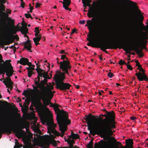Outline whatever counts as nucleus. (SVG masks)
Returning a JSON list of instances; mask_svg holds the SVG:
<instances>
[{"label": "nucleus", "instance_id": "nucleus-1", "mask_svg": "<svg viewBox=\"0 0 148 148\" xmlns=\"http://www.w3.org/2000/svg\"><path fill=\"white\" fill-rule=\"evenodd\" d=\"M34 104L38 111L42 115L41 122L43 124L46 123V125L48 126V133L49 134L50 138L53 139L56 136H60L63 137L65 132L67 130V125L71 123L67 113L63 110H60L58 105L57 104L54 105V109L56 114L57 121L62 134L60 135V133L55 129L56 125L54 123L53 119L47 114L45 113L44 106L41 102L34 101Z\"/></svg>", "mask_w": 148, "mask_h": 148}, {"label": "nucleus", "instance_id": "nucleus-2", "mask_svg": "<svg viewBox=\"0 0 148 148\" xmlns=\"http://www.w3.org/2000/svg\"><path fill=\"white\" fill-rule=\"evenodd\" d=\"M103 116L106 118L102 120L101 124L100 125L101 127L100 131L104 137L103 140L107 141L101 140L100 142L103 147H106L110 144L111 140L109 136L112 135L111 129L115 128L116 122L115 121L114 112L113 111L107 112L106 114H104Z\"/></svg>", "mask_w": 148, "mask_h": 148}, {"label": "nucleus", "instance_id": "nucleus-3", "mask_svg": "<svg viewBox=\"0 0 148 148\" xmlns=\"http://www.w3.org/2000/svg\"><path fill=\"white\" fill-rule=\"evenodd\" d=\"M143 16L141 15L139 16L138 19L133 17V18H130L128 21V27L131 31L134 32H136L140 25L142 26V30L145 31H141L142 36L138 35L135 38H137L138 36L141 37V40H143L142 38H148V37L147 36L148 33V24L144 26L143 23Z\"/></svg>", "mask_w": 148, "mask_h": 148}, {"label": "nucleus", "instance_id": "nucleus-4", "mask_svg": "<svg viewBox=\"0 0 148 148\" xmlns=\"http://www.w3.org/2000/svg\"><path fill=\"white\" fill-rule=\"evenodd\" d=\"M6 0H0V32L4 33L7 30L10 23L9 20L11 19L8 17V14H10L11 11L10 9H7V13L5 12V3Z\"/></svg>", "mask_w": 148, "mask_h": 148}, {"label": "nucleus", "instance_id": "nucleus-5", "mask_svg": "<svg viewBox=\"0 0 148 148\" xmlns=\"http://www.w3.org/2000/svg\"><path fill=\"white\" fill-rule=\"evenodd\" d=\"M134 43L132 45H127L125 42L122 41H120L122 42L124 45L126 46L127 48V50L130 51V53H128L125 51L127 53L132 54L133 55H134L135 53L134 52L131 53L130 51L133 50L135 51L136 53L138 54L139 57L141 58L143 56V54L142 53V51L144 49H146V46L147 45V40L145 41L143 40H141V37L140 36H138L137 38L133 39Z\"/></svg>", "mask_w": 148, "mask_h": 148}, {"label": "nucleus", "instance_id": "nucleus-6", "mask_svg": "<svg viewBox=\"0 0 148 148\" xmlns=\"http://www.w3.org/2000/svg\"><path fill=\"white\" fill-rule=\"evenodd\" d=\"M94 19V18H92L91 20H87L86 21V23L85 25L86 26L88 27V28L89 31V33L87 35V40L90 42H88L87 45L92 47L98 48V44L100 42H94L93 30L95 28L101 27L102 26H103V25H101L102 24L99 25V26L98 25H92L93 22L92 21Z\"/></svg>", "mask_w": 148, "mask_h": 148}, {"label": "nucleus", "instance_id": "nucleus-7", "mask_svg": "<svg viewBox=\"0 0 148 148\" xmlns=\"http://www.w3.org/2000/svg\"><path fill=\"white\" fill-rule=\"evenodd\" d=\"M60 68L62 70V73L60 72V74H57L55 75L54 78L56 85L60 82H63L65 78V75L67 74L69 75V71H70L72 66L69 62L68 61L64 60L60 62Z\"/></svg>", "mask_w": 148, "mask_h": 148}, {"label": "nucleus", "instance_id": "nucleus-8", "mask_svg": "<svg viewBox=\"0 0 148 148\" xmlns=\"http://www.w3.org/2000/svg\"><path fill=\"white\" fill-rule=\"evenodd\" d=\"M98 48H100L101 49L106 53H108V52L106 50L107 49H116L117 48L122 49L128 53H130L127 50V48L124 45L123 43L120 41H117L114 43L101 42L98 44Z\"/></svg>", "mask_w": 148, "mask_h": 148}, {"label": "nucleus", "instance_id": "nucleus-9", "mask_svg": "<svg viewBox=\"0 0 148 148\" xmlns=\"http://www.w3.org/2000/svg\"><path fill=\"white\" fill-rule=\"evenodd\" d=\"M10 60H7L5 62L3 60L1 55L0 54V73L5 74V72L6 75L8 77L12 76L14 71L13 68L10 62Z\"/></svg>", "mask_w": 148, "mask_h": 148}, {"label": "nucleus", "instance_id": "nucleus-10", "mask_svg": "<svg viewBox=\"0 0 148 148\" xmlns=\"http://www.w3.org/2000/svg\"><path fill=\"white\" fill-rule=\"evenodd\" d=\"M86 117L85 120L86 121L88 125V129L90 131V133L93 136H94L96 134V132L99 131L102 135L100 132V130L101 127L98 123H93L91 121L92 118L95 116L91 114H90L88 116L86 115Z\"/></svg>", "mask_w": 148, "mask_h": 148}, {"label": "nucleus", "instance_id": "nucleus-11", "mask_svg": "<svg viewBox=\"0 0 148 148\" xmlns=\"http://www.w3.org/2000/svg\"><path fill=\"white\" fill-rule=\"evenodd\" d=\"M18 127L17 126L14 125H11L9 126L5 127L3 126H0V136L1 137L2 134L5 132L8 134H11L12 131L15 132L16 136L18 138H20L23 136V134L21 133L23 130H21L18 131Z\"/></svg>", "mask_w": 148, "mask_h": 148}, {"label": "nucleus", "instance_id": "nucleus-12", "mask_svg": "<svg viewBox=\"0 0 148 148\" xmlns=\"http://www.w3.org/2000/svg\"><path fill=\"white\" fill-rule=\"evenodd\" d=\"M53 87L52 86H50L49 87L47 88V90L45 93L41 94L40 97L42 99L44 104L45 106L49 105V102L52 98L53 94L51 90L53 89Z\"/></svg>", "mask_w": 148, "mask_h": 148}, {"label": "nucleus", "instance_id": "nucleus-13", "mask_svg": "<svg viewBox=\"0 0 148 148\" xmlns=\"http://www.w3.org/2000/svg\"><path fill=\"white\" fill-rule=\"evenodd\" d=\"M45 84L43 80H41L40 83L35 81V84L36 86L32 85L33 90L36 92L39 93L40 96L41 94L45 93L47 90V88L45 86Z\"/></svg>", "mask_w": 148, "mask_h": 148}, {"label": "nucleus", "instance_id": "nucleus-14", "mask_svg": "<svg viewBox=\"0 0 148 148\" xmlns=\"http://www.w3.org/2000/svg\"><path fill=\"white\" fill-rule=\"evenodd\" d=\"M23 27H21V29L17 25L15 26L13 24V26L12 27L11 32L14 34H16L17 32L20 31L22 34H24L27 32L28 29L27 27V24L25 22H23L22 23Z\"/></svg>", "mask_w": 148, "mask_h": 148}, {"label": "nucleus", "instance_id": "nucleus-15", "mask_svg": "<svg viewBox=\"0 0 148 148\" xmlns=\"http://www.w3.org/2000/svg\"><path fill=\"white\" fill-rule=\"evenodd\" d=\"M92 6V5L90 3V5L88 6L89 7V9L88 10L87 15L89 18L92 17L94 18L93 17L99 14V12L98 9L96 7L91 8ZM94 18L95 19L92 21L93 22L92 25H97L95 23L94 21L96 20V19Z\"/></svg>", "mask_w": 148, "mask_h": 148}, {"label": "nucleus", "instance_id": "nucleus-16", "mask_svg": "<svg viewBox=\"0 0 148 148\" xmlns=\"http://www.w3.org/2000/svg\"><path fill=\"white\" fill-rule=\"evenodd\" d=\"M139 71L142 72L141 73L140 72L135 74V75L137 77V79L139 81H143V80L147 82L148 81V78L147 75L145 73V71L143 68L140 69Z\"/></svg>", "mask_w": 148, "mask_h": 148}, {"label": "nucleus", "instance_id": "nucleus-17", "mask_svg": "<svg viewBox=\"0 0 148 148\" xmlns=\"http://www.w3.org/2000/svg\"><path fill=\"white\" fill-rule=\"evenodd\" d=\"M71 86V85L69 84L64 83L63 82H62L56 85V87L57 89L63 90L69 89Z\"/></svg>", "mask_w": 148, "mask_h": 148}, {"label": "nucleus", "instance_id": "nucleus-18", "mask_svg": "<svg viewBox=\"0 0 148 148\" xmlns=\"http://www.w3.org/2000/svg\"><path fill=\"white\" fill-rule=\"evenodd\" d=\"M114 3H111L110 4L108 5L105 8L104 12L105 14H110L112 13L114 10Z\"/></svg>", "mask_w": 148, "mask_h": 148}, {"label": "nucleus", "instance_id": "nucleus-19", "mask_svg": "<svg viewBox=\"0 0 148 148\" xmlns=\"http://www.w3.org/2000/svg\"><path fill=\"white\" fill-rule=\"evenodd\" d=\"M28 33V32H26V33L23 34H24V36L26 37L28 39V40L26 41L24 43V48L26 49L28 51L30 52H32V51L31 50V48L32 47V46L31 43V41L29 40V38L28 36L26 35V34Z\"/></svg>", "mask_w": 148, "mask_h": 148}, {"label": "nucleus", "instance_id": "nucleus-20", "mask_svg": "<svg viewBox=\"0 0 148 148\" xmlns=\"http://www.w3.org/2000/svg\"><path fill=\"white\" fill-rule=\"evenodd\" d=\"M2 98L1 95H0V99ZM9 104L5 101H0V113L3 114L7 106H8Z\"/></svg>", "mask_w": 148, "mask_h": 148}, {"label": "nucleus", "instance_id": "nucleus-21", "mask_svg": "<svg viewBox=\"0 0 148 148\" xmlns=\"http://www.w3.org/2000/svg\"><path fill=\"white\" fill-rule=\"evenodd\" d=\"M3 82L6 86L7 88L8 87L10 88V90H12L13 87V83L12 82L10 78L7 77L6 79H4Z\"/></svg>", "mask_w": 148, "mask_h": 148}, {"label": "nucleus", "instance_id": "nucleus-22", "mask_svg": "<svg viewBox=\"0 0 148 148\" xmlns=\"http://www.w3.org/2000/svg\"><path fill=\"white\" fill-rule=\"evenodd\" d=\"M12 28L10 31V41L9 42H6L5 45H9L12 42H13L14 39H16L17 40H18L19 39V37L18 35H14L13 34H13L11 32Z\"/></svg>", "mask_w": 148, "mask_h": 148}, {"label": "nucleus", "instance_id": "nucleus-23", "mask_svg": "<svg viewBox=\"0 0 148 148\" xmlns=\"http://www.w3.org/2000/svg\"><path fill=\"white\" fill-rule=\"evenodd\" d=\"M31 66L32 67H29L26 68V69L28 71V76L29 77H31L32 74L34 73L33 71L35 70V66L34 65L32 64V66Z\"/></svg>", "mask_w": 148, "mask_h": 148}, {"label": "nucleus", "instance_id": "nucleus-24", "mask_svg": "<svg viewBox=\"0 0 148 148\" xmlns=\"http://www.w3.org/2000/svg\"><path fill=\"white\" fill-rule=\"evenodd\" d=\"M28 62H29L28 59L25 58H22L20 59L19 63L21 64L25 65H27Z\"/></svg>", "mask_w": 148, "mask_h": 148}, {"label": "nucleus", "instance_id": "nucleus-25", "mask_svg": "<svg viewBox=\"0 0 148 148\" xmlns=\"http://www.w3.org/2000/svg\"><path fill=\"white\" fill-rule=\"evenodd\" d=\"M41 39V37L40 36V37H37L34 38L33 40L34 42L36 45L37 46L38 44H40L38 42Z\"/></svg>", "mask_w": 148, "mask_h": 148}, {"label": "nucleus", "instance_id": "nucleus-26", "mask_svg": "<svg viewBox=\"0 0 148 148\" xmlns=\"http://www.w3.org/2000/svg\"><path fill=\"white\" fill-rule=\"evenodd\" d=\"M69 136L73 139H77L79 138V136L77 134H74L72 132L71 135Z\"/></svg>", "mask_w": 148, "mask_h": 148}, {"label": "nucleus", "instance_id": "nucleus-27", "mask_svg": "<svg viewBox=\"0 0 148 148\" xmlns=\"http://www.w3.org/2000/svg\"><path fill=\"white\" fill-rule=\"evenodd\" d=\"M100 39H102L103 38H108V39H112V40H115V39H117L116 38H115V36H103V35H102V36H100Z\"/></svg>", "mask_w": 148, "mask_h": 148}, {"label": "nucleus", "instance_id": "nucleus-28", "mask_svg": "<svg viewBox=\"0 0 148 148\" xmlns=\"http://www.w3.org/2000/svg\"><path fill=\"white\" fill-rule=\"evenodd\" d=\"M36 70L38 74V75L40 77H42L44 70L41 69H36Z\"/></svg>", "mask_w": 148, "mask_h": 148}, {"label": "nucleus", "instance_id": "nucleus-29", "mask_svg": "<svg viewBox=\"0 0 148 148\" xmlns=\"http://www.w3.org/2000/svg\"><path fill=\"white\" fill-rule=\"evenodd\" d=\"M15 140L16 141L15 142V145L14 146V148H20L22 147L23 146L22 145L20 144L16 139H15Z\"/></svg>", "mask_w": 148, "mask_h": 148}, {"label": "nucleus", "instance_id": "nucleus-30", "mask_svg": "<svg viewBox=\"0 0 148 148\" xmlns=\"http://www.w3.org/2000/svg\"><path fill=\"white\" fill-rule=\"evenodd\" d=\"M67 1H65V2H63V7L66 10H68L70 11L71 10V9H70L68 8V7L69 5H68L67 3Z\"/></svg>", "mask_w": 148, "mask_h": 148}, {"label": "nucleus", "instance_id": "nucleus-31", "mask_svg": "<svg viewBox=\"0 0 148 148\" xmlns=\"http://www.w3.org/2000/svg\"><path fill=\"white\" fill-rule=\"evenodd\" d=\"M43 74L42 76L44 78H47L48 79H50V78L48 75V72H46L45 71H44Z\"/></svg>", "mask_w": 148, "mask_h": 148}, {"label": "nucleus", "instance_id": "nucleus-32", "mask_svg": "<svg viewBox=\"0 0 148 148\" xmlns=\"http://www.w3.org/2000/svg\"><path fill=\"white\" fill-rule=\"evenodd\" d=\"M93 143V140H91L87 145L88 148H93L92 147Z\"/></svg>", "mask_w": 148, "mask_h": 148}, {"label": "nucleus", "instance_id": "nucleus-33", "mask_svg": "<svg viewBox=\"0 0 148 148\" xmlns=\"http://www.w3.org/2000/svg\"><path fill=\"white\" fill-rule=\"evenodd\" d=\"M120 1H122V2H125V1H127V3L129 2L130 3H133V5H136V3L135 2L133 3L132 1H130L129 0H120Z\"/></svg>", "mask_w": 148, "mask_h": 148}, {"label": "nucleus", "instance_id": "nucleus-34", "mask_svg": "<svg viewBox=\"0 0 148 148\" xmlns=\"http://www.w3.org/2000/svg\"><path fill=\"white\" fill-rule=\"evenodd\" d=\"M118 63L121 65H122L123 64L126 65L127 64L124 61H123L122 60H121Z\"/></svg>", "mask_w": 148, "mask_h": 148}, {"label": "nucleus", "instance_id": "nucleus-35", "mask_svg": "<svg viewBox=\"0 0 148 148\" xmlns=\"http://www.w3.org/2000/svg\"><path fill=\"white\" fill-rule=\"evenodd\" d=\"M40 77L38 75V76L37 78H35V80H34L35 81H36L37 82H38V83L40 82Z\"/></svg>", "mask_w": 148, "mask_h": 148}, {"label": "nucleus", "instance_id": "nucleus-36", "mask_svg": "<svg viewBox=\"0 0 148 148\" xmlns=\"http://www.w3.org/2000/svg\"><path fill=\"white\" fill-rule=\"evenodd\" d=\"M65 58H66V61H69V62H70L68 60V58H67L66 57V56L65 55H62L61 56V59H62L63 60ZM64 60H63V61ZM69 62L70 63V62Z\"/></svg>", "mask_w": 148, "mask_h": 148}, {"label": "nucleus", "instance_id": "nucleus-37", "mask_svg": "<svg viewBox=\"0 0 148 148\" xmlns=\"http://www.w3.org/2000/svg\"><path fill=\"white\" fill-rule=\"evenodd\" d=\"M20 1L21 2V6L23 8H24L25 5V2L23 1V0H20Z\"/></svg>", "mask_w": 148, "mask_h": 148}, {"label": "nucleus", "instance_id": "nucleus-38", "mask_svg": "<svg viewBox=\"0 0 148 148\" xmlns=\"http://www.w3.org/2000/svg\"><path fill=\"white\" fill-rule=\"evenodd\" d=\"M108 75L110 78H112L114 76V75L111 72H110L108 73Z\"/></svg>", "mask_w": 148, "mask_h": 148}, {"label": "nucleus", "instance_id": "nucleus-39", "mask_svg": "<svg viewBox=\"0 0 148 148\" xmlns=\"http://www.w3.org/2000/svg\"><path fill=\"white\" fill-rule=\"evenodd\" d=\"M128 143L130 145V146L131 147V148H132L133 147L132 146V145L133 144L132 140H130L128 141Z\"/></svg>", "mask_w": 148, "mask_h": 148}, {"label": "nucleus", "instance_id": "nucleus-40", "mask_svg": "<svg viewBox=\"0 0 148 148\" xmlns=\"http://www.w3.org/2000/svg\"><path fill=\"white\" fill-rule=\"evenodd\" d=\"M126 65L127 66V68L129 69L130 70H132L133 68L131 65L127 64V63L126 64Z\"/></svg>", "mask_w": 148, "mask_h": 148}, {"label": "nucleus", "instance_id": "nucleus-41", "mask_svg": "<svg viewBox=\"0 0 148 148\" xmlns=\"http://www.w3.org/2000/svg\"><path fill=\"white\" fill-rule=\"evenodd\" d=\"M71 0H63V2H65V1H67V4L68 5H69L71 4Z\"/></svg>", "mask_w": 148, "mask_h": 148}, {"label": "nucleus", "instance_id": "nucleus-42", "mask_svg": "<svg viewBox=\"0 0 148 148\" xmlns=\"http://www.w3.org/2000/svg\"><path fill=\"white\" fill-rule=\"evenodd\" d=\"M42 4L40 3H36V4L35 7L36 8H37L39 7Z\"/></svg>", "mask_w": 148, "mask_h": 148}, {"label": "nucleus", "instance_id": "nucleus-43", "mask_svg": "<svg viewBox=\"0 0 148 148\" xmlns=\"http://www.w3.org/2000/svg\"><path fill=\"white\" fill-rule=\"evenodd\" d=\"M35 34V36L36 37L41 36V35L40 34L39 35V34L40 33L39 32H36Z\"/></svg>", "mask_w": 148, "mask_h": 148}, {"label": "nucleus", "instance_id": "nucleus-44", "mask_svg": "<svg viewBox=\"0 0 148 148\" xmlns=\"http://www.w3.org/2000/svg\"><path fill=\"white\" fill-rule=\"evenodd\" d=\"M25 15L27 18H29L31 17V14H30L26 13L25 14Z\"/></svg>", "mask_w": 148, "mask_h": 148}, {"label": "nucleus", "instance_id": "nucleus-45", "mask_svg": "<svg viewBox=\"0 0 148 148\" xmlns=\"http://www.w3.org/2000/svg\"><path fill=\"white\" fill-rule=\"evenodd\" d=\"M85 20H81L79 21V23L80 24H85Z\"/></svg>", "mask_w": 148, "mask_h": 148}, {"label": "nucleus", "instance_id": "nucleus-46", "mask_svg": "<svg viewBox=\"0 0 148 148\" xmlns=\"http://www.w3.org/2000/svg\"><path fill=\"white\" fill-rule=\"evenodd\" d=\"M29 99H26L25 100V102L28 104L29 105Z\"/></svg>", "mask_w": 148, "mask_h": 148}, {"label": "nucleus", "instance_id": "nucleus-47", "mask_svg": "<svg viewBox=\"0 0 148 148\" xmlns=\"http://www.w3.org/2000/svg\"><path fill=\"white\" fill-rule=\"evenodd\" d=\"M82 3L84 5V3L86 4L88 3L87 0H82Z\"/></svg>", "mask_w": 148, "mask_h": 148}, {"label": "nucleus", "instance_id": "nucleus-48", "mask_svg": "<svg viewBox=\"0 0 148 148\" xmlns=\"http://www.w3.org/2000/svg\"><path fill=\"white\" fill-rule=\"evenodd\" d=\"M43 143L45 145H48L49 144L47 140L44 141Z\"/></svg>", "mask_w": 148, "mask_h": 148}, {"label": "nucleus", "instance_id": "nucleus-49", "mask_svg": "<svg viewBox=\"0 0 148 148\" xmlns=\"http://www.w3.org/2000/svg\"><path fill=\"white\" fill-rule=\"evenodd\" d=\"M49 104H50V106L51 107H54V104L53 103H51V100H50V102H49Z\"/></svg>", "mask_w": 148, "mask_h": 148}, {"label": "nucleus", "instance_id": "nucleus-50", "mask_svg": "<svg viewBox=\"0 0 148 148\" xmlns=\"http://www.w3.org/2000/svg\"><path fill=\"white\" fill-rule=\"evenodd\" d=\"M16 44V43L14 44V45L11 46L9 47L10 49H13V48H14L15 49V50L16 49V47H14V45Z\"/></svg>", "mask_w": 148, "mask_h": 148}, {"label": "nucleus", "instance_id": "nucleus-51", "mask_svg": "<svg viewBox=\"0 0 148 148\" xmlns=\"http://www.w3.org/2000/svg\"><path fill=\"white\" fill-rule=\"evenodd\" d=\"M135 62L136 63V66H138L140 65L139 62H138V61L136 60L135 61Z\"/></svg>", "mask_w": 148, "mask_h": 148}, {"label": "nucleus", "instance_id": "nucleus-52", "mask_svg": "<svg viewBox=\"0 0 148 148\" xmlns=\"http://www.w3.org/2000/svg\"><path fill=\"white\" fill-rule=\"evenodd\" d=\"M29 6L30 10H33L34 9L33 7L31 6V4L30 3H29Z\"/></svg>", "mask_w": 148, "mask_h": 148}, {"label": "nucleus", "instance_id": "nucleus-53", "mask_svg": "<svg viewBox=\"0 0 148 148\" xmlns=\"http://www.w3.org/2000/svg\"><path fill=\"white\" fill-rule=\"evenodd\" d=\"M76 30V29H73L72 32L71 34V35L72 34H73L75 32Z\"/></svg>", "mask_w": 148, "mask_h": 148}, {"label": "nucleus", "instance_id": "nucleus-54", "mask_svg": "<svg viewBox=\"0 0 148 148\" xmlns=\"http://www.w3.org/2000/svg\"><path fill=\"white\" fill-rule=\"evenodd\" d=\"M35 62L36 63V66H37V68L36 69H40L39 67L40 66V65H38V63H36V61H35Z\"/></svg>", "mask_w": 148, "mask_h": 148}, {"label": "nucleus", "instance_id": "nucleus-55", "mask_svg": "<svg viewBox=\"0 0 148 148\" xmlns=\"http://www.w3.org/2000/svg\"><path fill=\"white\" fill-rule=\"evenodd\" d=\"M130 119L134 121L136 119V117L134 116H132L131 117Z\"/></svg>", "mask_w": 148, "mask_h": 148}, {"label": "nucleus", "instance_id": "nucleus-56", "mask_svg": "<svg viewBox=\"0 0 148 148\" xmlns=\"http://www.w3.org/2000/svg\"><path fill=\"white\" fill-rule=\"evenodd\" d=\"M27 65H28L30 67L31 66H32V63L31 62H28L27 63Z\"/></svg>", "mask_w": 148, "mask_h": 148}, {"label": "nucleus", "instance_id": "nucleus-57", "mask_svg": "<svg viewBox=\"0 0 148 148\" xmlns=\"http://www.w3.org/2000/svg\"><path fill=\"white\" fill-rule=\"evenodd\" d=\"M35 32H39V28L38 27H35Z\"/></svg>", "mask_w": 148, "mask_h": 148}, {"label": "nucleus", "instance_id": "nucleus-58", "mask_svg": "<svg viewBox=\"0 0 148 148\" xmlns=\"http://www.w3.org/2000/svg\"><path fill=\"white\" fill-rule=\"evenodd\" d=\"M60 53L62 54H63L64 53L66 54V53H65L64 50H62L60 52Z\"/></svg>", "mask_w": 148, "mask_h": 148}, {"label": "nucleus", "instance_id": "nucleus-59", "mask_svg": "<svg viewBox=\"0 0 148 148\" xmlns=\"http://www.w3.org/2000/svg\"><path fill=\"white\" fill-rule=\"evenodd\" d=\"M27 93V91H24L22 93V95H25Z\"/></svg>", "mask_w": 148, "mask_h": 148}, {"label": "nucleus", "instance_id": "nucleus-60", "mask_svg": "<svg viewBox=\"0 0 148 148\" xmlns=\"http://www.w3.org/2000/svg\"><path fill=\"white\" fill-rule=\"evenodd\" d=\"M138 66V69L139 70H140V69L142 68L141 67V66L140 65Z\"/></svg>", "mask_w": 148, "mask_h": 148}, {"label": "nucleus", "instance_id": "nucleus-61", "mask_svg": "<svg viewBox=\"0 0 148 148\" xmlns=\"http://www.w3.org/2000/svg\"><path fill=\"white\" fill-rule=\"evenodd\" d=\"M43 80L44 82H45V84L47 83V79H46V78H45V79Z\"/></svg>", "mask_w": 148, "mask_h": 148}, {"label": "nucleus", "instance_id": "nucleus-62", "mask_svg": "<svg viewBox=\"0 0 148 148\" xmlns=\"http://www.w3.org/2000/svg\"><path fill=\"white\" fill-rule=\"evenodd\" d=\"M26 131L27 133H28L29 132V130L28 128H26Z\"/></svg>", "mask_w": 148, "mask_h": 148}, {"label": "nucleus", "instance_id": "nucleus-63", "mask_svg": "<svg viewBox=\"0 0 148 148\" xmlns=\"http://www.w3.org/2000/svg\"><path fill=\"white\" fill-rule=\"evenodd\" d=\"M90 3H86V6H89V5H90Z\"/></svg>", "mask_w": 148, "mask_h": 148}, {"label": "nucleus", "instance_id": "nucleus-64", "mask_svg": "<svg viewBox=\"0 0 148 148\" xmlns=\"http://www.w3.org/2000/svg\"><path fill=\"white\" fill-rule=\"evenodd\" d=\"M21 128L22 129L25 128V126L24 125L21 126Z\"/></svg>", "mask_w": 148, "mask_h": 148}]
</instances>
